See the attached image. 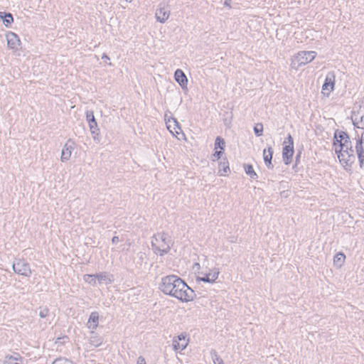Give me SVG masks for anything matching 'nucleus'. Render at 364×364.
<instances>
[{"mask_svg": "<svg viewBox=\"0 0 364 364\" xmlns=\"http://www.w3.org/2000/svg\"><path fill=\"white\" fill-rule=\"evenodd\" d=\"M49 314H50V310L48 308H46V307L40 308L39 316L41 318H46L48 317Z\"/></svg>", "mask_w": 364, "mask_h": 364, "instance_id": "nucleus-28", "label": "nucleus"}, {"mask_svg": "<svg viewBox=\"0 0 364 364\" xmlns=\"http://www.w3.org/2000/svg\"><path fill=\"white\" fill-rule=\"evenodd\" d=\"M171 11L168 4L161 2L155 11V18L158 22L164 23L170 17Z\"/></svg>", "mask_w": 364, "mask_h": 364, "instance_id": "nucleus-8", "label": "nucleus"}, {"mask_svg": "<svg viewBox=\"0 0 364 364\" xmlns=\"http://www.w3.org/2000/svg\"><path fill=\"white\" fill-rule=\"evenodd\" d=\"M346 256L343 253H337L333 258V264L337 268H341L343 265Z\"/></svg>", "mask_w": 364, "mask_h": 364, "instance_id": "nucleus-21", "label": "nucleus"}, {"mask_svg": "<svg viewBox=\"0 0 364 364\" xmlns=\"http://www.w3.org/2000/svg\"><path fill=\"white\" fill-rule=\"evenodd\" d=\"M1 20H3L4 24L6 27L9 28L11 23L14 22V18L11 14L8 13L4 15L0 12Z\"/></svg>", "mask_w": 364, "mask_h": 364, "instance_id": "nucleus-22", "label": "nucleus"}, {"mask_svg": "<svg viewBox=\"0 0 364 364\" xmlns=\"http://www.w3.org/2000/svg\"><path fill=\"white\" fill-rule=\"evenodd\" d=\"M86 119L89 124V127L95 141H99L100 132L97 127V123L95 120L92 111H87L86 113Z\"/></svg>", "mask_w": 364, "mask_h": 364, "instance_id": "nucleus-12", "label": "nucleus"}, {"mask_svg": "<svg viewBox=\"0 0 364 364\" xmlns=\"http://www.w3.org/2000/svg\"><path fill=\"white\" fill-rule=\"evenodd\" d=\"M336 82V75L333 72L327 73L325 82L322 85L321 93L326 97H328L331 92L333 90Z\"/></svg>", "mask_w": 364, "mask_h": 364, "instance_id": "nucleus-9", "label": "nucleus"}, {"mask_svg": "<svg viewBox=\"0 0 364 364\" xmlns=\"http://www.w3.org/2000/svg\"><path fill=\"white\" fill-rule=\"evenodd\" d=\"M333 148L341 165L348 169L355 159L351 141L344 132H336L334 134Z\"/></svg>", "mask_w": 364, "mask_h": 364, "instance_id": "nucleus-2", "label": "nucleus"}, {"mask_svg": "<svg viewBox=\"0 0 364 364\" xmlns=\"http://www.w3.org/2000/svg\"><path fill=\"white\" fill-rule=\"evenodd\" d=\"M189 339L185 333H181L173 339V348L174 350H183L188 345Z\"/></svg>", "mask_w": 364, "mask_h": 364, "instance_id": "nucleus-15", "label": "nucleus"}, {"mask_svg": "<svg viewBox=\"0 0 364 364\" xmlns=\"http://www.w3.org/2000/svg\"><path fill=\"white\" fill-rule=\"evenodd\" d=\"M96 277L99 284H110L114 281L113 275L105 272L96 274Z\"/></svg>", "mask_w": 364, "mask_h": 364, "instance_id": "nucleus-17", "label": "nucleus"}, {"mask_svg": "<svg viewBox=\"0 0 364 364\" xmlns=\"http://www.w3.org/2000/svg\"><path fill=\"white\" fill-rule=\"evenodd\" d=\"M13 270L17 274L29 277L32 274V271L30 264L23 259H18L14 262Z\"/></svg>", "mask_w": 364, "mask_h": 364, "instance_id": "nucleus-7", "label": "nucleus"}, {"mask_svg": "<svg viewBox=\"0 0 364 364\" xmlns=\"http://www.w3.org/2000/svg\"><path fill=\"white\" fill-rule=\"evenodd\" d=\"M355 121L356 122V125L358 128H364V113L360 116V119L358 120V118L355 117Z\"/></svg>", "mask_w": 364, "mask_h": 364, "instance_id": "nucleus-29", "label": "nucleus"}, {"mask_svg": "<svg viewBox=\"0 0 364 364\" xmlns=\"http://www.w3.org/2000/svg\"><path fill=\"white\" fill-rule=\"evenodd\" d=\"M316 52L313 50L299 51L291 58V68L294 70H298L301 66H304L312 62L316 58Z\"/></svg>", "mask_w": 364, "mask_h": 364, "instance_id": "nucleus-4", "label": "nucleus"}, {"mask_svg": "<svg viewBox=\"0 0 364 364\" xmlns=\"http://www.w3.org/2000/svg\"><path fill=\"white\" fill-rule=\"evenodd\" d=\"M132 1L133 0H126V1L129 2V3L132 2Z\"/></svg>", "mask_w": 364, "mask_h": 364, "instance_id": "nucleus-38", "label": "nucleus"}, {"mask_svg": "<svg viewBox=\"0 0 364 364\" xmlns=\"http://www.w3.org/2000/svg\"><path fill=\"white\" fill-rule=\"evenodd\" d=\"M75 148V142L71 139L68 140L62 149L60 161L62 162H66L69 161Z\"/></svg>", "mask_w": 364, "mask_h": 364, "instance_id": "nucleus-14", "label": "nucleus"}, {"mask_svg": "<svg viewBox=\"0 0 364 364\" xmlns=\"http://www.w3.org/2000/svg\"><path fill=\"white\" fill-rule=\"evenodd\" d=\"M119 242V237H117V236H114V237H112V242L113 244H117V242Z\"/></svg>", "mask_w": 364, "mask_h": 364, "instance_id": "nucleus-37", "label": "nucleus"}, {"mask_svg": "<svg viewBox=\"0 0 364 364\" xmlns=\"http://www.w3.org/2000/svg\"><path fill=\"white\" fill-rule=\"evenodd\" d=\"M144 256V254H140V257L142 258Z\"/></svg>", "mask_w": 364, "mask_h": 364, "instance_id": "nucleus-39", "label": "nucleus"}, {"mask_svg": "<svg viewBox=\"0 0 364 364\" xmlns=\"http://www.w3.org/2000/svg\"><path fill=\"white\" fill-rule=\"evenodd\" d=\"M273 155V149L272 147H269L268 149L263 150V158L265 164L268 168L272 165V159Z\"/></svg>", "mask_w": 364, "mask_h": 364, "instance_id": "nucleus-20", "label": "nucleus"}, {"mask_svg": "<svg viewBox=\"0 0 364 364\" xmlns=\"http://www.w3.org/2000/svg\"><path fill=\"white\" fill-rule=\"evenodd\" d=\"M232 0H225L224 5L228 8H231Z\"/></svg>", "mask_w": 364, "mask_h": 364, "instance_id": "nucleus-36", "label": "nucleus"}, {"mask_svg": "<svg viewBox=\"0 0 364 364\" xmlns=\"http://www.w3.org/2000/svg\"><path fill=\"white\" fill-rule=\"evenodd\" d=\"M244 169L247 175H248L251 178H257V174L254 171L253 166L250 164H244Z\"/></svg>", "mask_w": 364, "mask_h": 364, "instance_id": "nucleus-24", "label": "nucleus"}, {"mask_svg": "<svg viewBox=\"0 0 364 364\" xmlns=\"http://www.w3.org/2000/svg\"><path fill=\"white\" fill-rule=\"evenodd\" d=\"M52 364H74L72 361L65 359V358H58L56 359Z\"/></svg>", "mask_w": 364, "mask_h": 364, "instance_id": "nucleus-30", "label": "nucleus"}, {"mask_svg": "<svg viewBox=\"0 0 364 364\" xmlns=\"http://www.w3.org/2000/svg\"><path fill=\"white\" fill-rule=\"evenodd\" d=\"M83 279L85 282L91 284L92 286H96L97 284V277L96 274H85L83 276Z\"/></svg>", "mask_w": 364, "mask_h": 364, "instance_id": "nucleus-26", "label": "nucleus"}, {"mask_svg": "<svg viewBox=\"0 0 364 364\" xmlns=\"http://www.w3.org/2000/svg\"><path fill=\"white\" fill-rule=\"evenodd\" d=\"M284 147L282 149V159L286 165H289L292 159L294 152V140L290 134L288 135L286 140L284 141Z\"/></svg>", "mask_w": 364, "mask_h": 364, "instance_id": "nucleus-6", "label": "nucleus"}, {"mask_svg": "<svg viewBox=\"0 0 364 364\" xmlns=\"http://www.w3.org/2000/svg\"><path fill=\"white\" fill-rule=\"evenodd\" d=\"M195 271L197 282L213 284L218 278L220 269L218 267L208 268L204 263L201 265L196 262L193 266Z\"/></svg>", "mask_w": 364, "mask_h": 364, "instance_id": "nucleus-3", "label": "nucleus"}, {"mask_svg": "<svg viewBox=\"0 0 364 364\" xmlns=\"http://www.w3.org/2000/svg\"><path fill=\"white\" fill-rule=\"evenodd\" d=\"M165 121L167 129L169 132L178 139V135L181 133V128L176 118L172 117H168L167 114H165Z\"/></svg>", "mask_w": 364, "mask_h": 364, "instance_id": "nucleus-11", "label": "nucleus"}, {"mask_svg": "<svg viewBox=\"0 0 364 364\" xmlns=\"http://www.w3.org/2000/svg\"><path fill=\"white\" fill-rule=\"evenodd\" d=\"M4 364H18L16 362V359L12 358V357H9L8 358H6V360L4 361Z\"/></svg>", "mask_w": 364, "mask_h": 364, "instance_id": "nucleus-32", "label": "nucleus"}, {"mask_svg": "<svg viewBox=\"0 0 364 364\" xmlns=\"http://www.w3.org/2000/svg\"><path fill=\"white\" fill-rule=\"evenodd\" d=\"M355 139V151L359 160L360 166L363 167L364 166V132L361 134L360 136H358Z\"/></svg>", "mask_w": 364, "mask_h": 364, "instance_id": "nucleus-13", "label": "nucleus"}, {"mask_svg": "<svg viewBox=\"0 0 364 364\" xmlns=\"http://www.w3.org/2000/svg\"><path fill=\"white\" fill-rule=\"evenodd\" d=\"M159 288L164 294L174 297L183 303L192 301L196 297L194 291L176 275L163 277Z\"/></svg>", "mask_w": 364, "mask_h": 364, "instance_id": "nucleus-1", "label": "nucleus"}, {"mask_svg": "<svg viewBox=\"0 0 364 364\" xmlns=\"http://www.w3.org/2000/svg\"><path fill=\"white\" fill-rule=\"evenodd\" d=\"M137 364H146L145 358L142 356H139L137 358Z\"/></svg>", "mask_w": 364, "mask_h": 364, "instance_id": "nucleus-35", "label": "nucleus"}, {"mask_svg": "<svg viewBox=\"0 0 364 364\" xmlns=\"http://www.w3.org/2000/svg\"><path fill=\"white\" fill-rule=\"evenodd\" d=\"M6 39L9 49L12 50L13 52H16L19 50L21 41L16 33L12 31H8L6 33Z\"/></svg>", "mask_w": 364, "mask_h": 364, "instance_id": "nucleus-10", "label": "nucleus"}, {"mask_svg": "<svg viewBox=\"0 0 364 364\" xmlns=\"http://www.w3.org/2000/svg\"><path fill=\"white\" fill-rule=\"evenodd\" d=\"M174 79L183 89L187 88L188 79L183 70L177 69L174 73Z\"/></svg>", "mask_w": 364, "mask_h": 364, "instance_id": "nucleus-16", "label": "nucleus"}, {"mask_svg": "<svg viewBox=\"0 0 364 364\" xmlns=\"http://www.w3.org/2000/svg\"><path fill=\"white\" fill-rule=\"evenodd\" d=\"M213 363L214 364H224L223 359L217 355H215V358H213Z\"/></svg>", "mask_w": 364, "mask_h": 364, "instance_id": "nucleus-33", "label": "nucleus"}, {"mask_svg": "<svg viewBox=\"0 0 364 364\" xmlns=\"http://www.w3.org/2000/svg\"><path fill=\"white\" fill-rule=\"evenodd\" d=\"M99 323V314L97 312H92L87 321V327L92 329V331L95 330Z\"/></svg>", "mask_w": 364, "mask_h": 364, "instance_id": "nucleus-18", "label": "nucleus"}, {"mask_svg": "<svg viewBox=\"0 0 364 364\" xmlns=\"http://www.w3.org/2000/svg\"><path fill=\"white\" fill-rule=\"evenodd\" d=\"M171 244L170 237L164 232H158L154 236L151 241L154 252L160 255H163L169 251Z\"/></svg>", "mask_w": 364, "mask_h": 364, "instance_id": "nucleus-5", "label": "nucleus"}, {"mask_svg": "<svg viewBox=\"0 0 364 364\" xmlns=\"http://www.w3.org/2000/svg\"><path fill=\"white\" fill-rule=\"evenodd\" d=\"M90 342L91 345L95 347H98L102 344V341L100 336H98L96 333H94V331H92Z\"/></svg>", "mask_w": 364, "mask_h": 364, "instance_id": "nucleus-23", "label": "nucleus"}, {"mask_svg": "<svg viewBox=\"0 0 364 364\" xmlns=\"http://www.w3.org/2000/svg\"><path fill=\"white\" fill-rule=\"evenodd\" d=\"M254 132L257 136L262 135L263 125L261 123L257 124L254 127Z\"/></svg>", "mask_w": 364, "mask_h": 364, "instance_id": "nucleus-27", "label": "nucleus"}, {"mask_svg": "<svg viewBox=\"0 0 364 364\" xmlns=\"http://www.w3.org/2000/svg\"><path fill=\"white\" fill-rule=\"evenodd\" d=\"M230 172L229 163L227 159H223L219 163L218 174L220 176H227Z\"/></svg>", "mask_w": 364, "mask_h": 364, "instance_id": "nucleus-19", "label": "nucleus"}, {"mask_svg": "<svg viewBox=\"0 0 364 364\" xmlns=\"http://www.w3.org/2000/svg\"><path fill=\"white\" fill-rule=\"evenodd\" d=\"M102 59L105 60V63L109 65H111L112 63L108 62L109 60V58L108 57V55L105 53H104L102 56Z\"/></svg>", "mask_w": 364, "mask_h": 364, "instance_id": "nucleus-34", "label": "nucleus"}, {"mask_svg": "<svg viewBox=\"0 0 364 364\" xmlns=\"http://www.w3.org/2000/svg\"><path fill=\"white\" fill-rule=\"evenodd\" d=\"M223 154L222 151L215 150V153L212 155V161H215L219 159Z\"/></svg>", "mask_w": 364, "mask_h": 364, "instance_id": "nucleus-31", "label": "nucleus"}, {"mask_svg": "<svg viewBox=\"0 0 364 364\" xmlns=\"http://www.w3.org/2000/svg\"><path fill=\"white\" fill-rule=\"evenodd\" d=\"M225 146V140L220 136H217L215 141V150H218L219 149V151H223Z\"/></svg>", "mask_w": 364, "mask_h": 364, "instance_id": "nucleus-25", "label": "nucleus"}]
</instances>
